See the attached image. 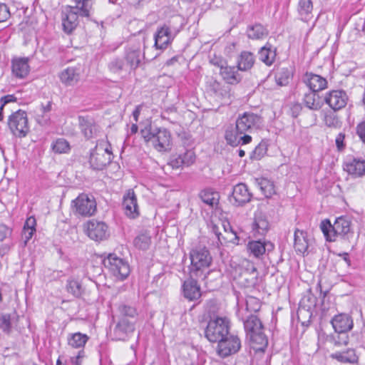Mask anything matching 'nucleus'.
I'll list each match as a JSON object with an SVG mask.
<instances>
[{
  "instance_id": "nucleus-1",
  "label": "nucleus",
  "mask_w": 365,
  "mask_h": 365,
  "mask_svg": "<svg viewBox=\"0 0 365 365\" xmlns=\"http://www.w3.org/2000/svg\"><path fill=\"white\" fill-rule=\"evenodd\" d=\"M261 123V117L255 113L245 112L239 115L235 125H230L225 130V138L232 146L245 145L251 142L250 133Z\"/></svg>"
},
{
  "instance_id": "nucleus-2",
  "label": "nucleus",
  "mask_w": 365,
  "mask_h": 365,
  "mask_svg": "<svg viewBox=\"0 0 365 365\" xmlns=\"http://www.w3.org/2000/svg\"><path fill=\"white\" fill-rule=\"evenodd\" d=\"M191 265L190 275L201 279L205 284L208 282V275L213 272L210 269L212 262L209 250L205 247L192 249L190 252Z\"/></svg>"
},
{
  "instance_id": "nucleus-3",
  "label": "nucleus",
  "mask_w": 365,
  "mask_h": 365,
  "mask_svg": "<svg viewBox=\"0 0 365 365\" xmlns=\"http://www.w3.org/2000/svg\"><path fill=\"white\" fill-rule=\"evenodd\" d=\"M76 6H65L61 9V21L63 31L71 34L78 25V14L88 17L92 8V0H75Z\"/></svg>"
},
{
  "instance_id": "nucleus-4",
  "label": "nucleus",
  "mask_w": 365,
  "mask_h": 365,
  "mask_svg": "<svg viewBox=\"0 0 365 365\" xmlns=\"http://www.w3.org/2000/svg\"><path fill=\"white\" fill-rule=\"evenodd\" d=\"M320 228L326 240L329 242H334L337 237L349 240L353 233L351 232V222L345 217L336 218L333 225L329 220H322Z\"/></svg>"
},
{
  "instance_id": "nucleus-5",
  "label": "nucleus",
  "mask_w": 365,
  "mask_h": 365,
  "mask_svg": "<svg viewBox=\"0 0 365 365\" xmlns=\"http://www.w3.org/2000/svg\"><path fill=\"white\" fill-rule=\"evenodd\" d=\"M229 334V322L226 318L211 319L205 331V337L211 342H219Z\"/></svg>"
},
{
  "instance_id": "nucleus-6",
  "label": "nucleus",
  "mask_w": 365,
  "mask_h": 365,
  "mask_svg": "<svg viewBox=\"0 0 365 365\" xmlns=\"http://www.w3.org/2000/svg\"><path fill=\"white\" fill-rule=\"evenodd\" d=\"M105 268L115 276L117 279L123 280L130 274V266L125 259L118 257L115 254H109L103 260Z\"/></svg>"
},
{
  "instance_id": "nucleus-7",
  "label": "nucleus",
  "mask_w": 365,
  "mask_h": 365,
  "mask_svg": "<svg viewBox=\"0 0 365 365\" xmlns=\"http://www.w3.org/2000/svg\"><path fill=\"white\" fill-rule=\"evenodd\" d=\"M8 125L11 133L19 138L25 137L29 131L27 114L21 110L9 116Z\"/></svg>"
},
{
  "instance_id": "nucleus-8",
  "label": "nucleus",
  "mask_w": 365,
  "mask_h": 365,
  "mask_svg": "<svg viewBox=\"0 0 365 365\" xmlns=\"http://www.w3.org/2000/svg\"><path fill=\"white\" fill-rule=\"evenodd\" d=\"M83 228L88 237L96 242L105 240L110 235L108 227L103 221L88 220L83 225Z\"/></svg>"
},
{
  "instance_id": "nucleus-9",
  "label": "nucleus",
  "mask_w": 365,
  "mask_h": 365,
  "mask_svg": "<svg viewBox=\"0 0 365 365\" xmlns=\"http://www.w3.org/2000/svg\"><path fill=\"white\" fill-rule=\"evenodd\" d=\"M112 153L108 148L97 145L91 151L89 163L94 170H101L111 162Z\"/></svg>"
},
{
  "instance_id": "nucleus-10",
  "label": "nucleus",
  "mask_w": 365,
  "mask_h": 365,
  "mask_svg": "<svg viewBox=\"0 0 365 365\" xmlns=\"http://www.w3.org/2000/svg\"><path fill=\"white\" fill-rule=\"evenodd\" d=\"M241 341L237 336L227 335L217 344V354L222 358L227 357L239 351Z\"/></svg>"
},
{
  "instance_id": "nucleus-11",
  "label": "nucleus",
  "mask_w": 365,
  "mask_h": 365,
  "mask_svg": "<svg viewBox=\"0 0 365 365\" xmlns=\"http://www.w3.org/2000/svg\"><path fill=\"white\" fill-rule=\"evenodd\" d=\"M74 212L83 217H90L96 212V203L87 195L81 194L73 201Z\"/></svg>"
},
{
  "instance_id": "nucleus-12",
  "label": "nucleus",
  "mask_w": 365,
  "mask_h": 365,
  "mask_svg": "<svg viewBox=\"0 0 365 365\" xmlns=\"http://www.w3.org/2000/svg\"><path fill=\"white\" fill-rule=\"evenodd\" d=\"M349 98L346 93L342 90H332L327 93L324 101L334 110H339L344 108Z\"/></svg>"
},
{
  "instance_id": "nucleus-13",
  "label": "nucleus",
  "mask_w": 365,
  "mask_h": 365,
  "mask_svg": "<svg viewBox=\"0 0 365 365\" xmlns=\"http://www.w3.org/2000/svg\"><path fill=\"white\" fill-rule=\"evenodd\" d=\"M152 145L159 152H165L171 148V135L165 128H160L156 132Z\"/></svg>"
},
{
  "instance_id": "nucleus-14",
  "label": "nucleus",
  "mask_w": 365,
  "mask_h": 365,
  "mask_svg": "<svg viewBox=\"0 0 365 365\" xmlns=\"http://www.w3.org/2000/svg\"><path fill=\"white\" fill-rule=\"evenodd\" d=\"M134 330V322L125 318H120L114 328L113 334L117 340H125L133 333Z\"/></svg>"
},
{
  "instance_id": "nucleus-15",
  "label": "nucleus",
  "mask_w": 365,
  "mask_h": 365,
  "mask_svg": "<svg viewBox=\"0 0 365 365\" xmlns=\"http://www.w3.org/2000/svg\"><path fill=\"white\" fill-rule=\"evenodd\" d=\"M199 279L190 275V278L183 283L184 297L190 301L197 300L201 297L200 287L197 284Z\"/></svg>"
},
{
  "instance_id": "nucleus-16",
  "label": "nucleus",
  "mask_w": 365,
  "mask_h": 365,
  "mask_svg": "<svg viewBox=\"0 0 365 365\" xmlns=\"http://www.w3.org/2000/svg\"><path fill=\"white\" fill-rule=\"evenodd\" d=\"M274 245L270 242H262L261 240H253L248 242L247 251L256 258H259L266 252L268 253L274 250Z\"/></svg>"
},
{
  "instance_id": "nucleus-17",
  "label": "nucleus",
  "mask_w": 365,
  "mask_h": 365,
  "mask_svg": "<svg viewBox=\"0 0 365 365\" xmlns=\"http://www.w3.org/2000/svg\"><path fill=\"white\" fill-rule=\"evenodd\" d=\"M232 197L235 205L242 206L251 200L252 194L245 184L239 183L233 187Z\"/></svg>"
},
{
  "instance_id": "nucleus-18",
  "label": "nucleus",
  "mask_w": 365,
  "mask_h": 365,
  "mask_svg": "<svg viewBox=\"0 0 365 365\" xmlns=\"http://www.w3.org/2000/svg\"><path fill=\"white\" fill-rule=\"evenodd\" d=\"M195 160V155L192 150H187L182 153L173 155L169 164L173 168H179L183 165L189 166Z\"/></svg>"
},
{
  "instance_id": "nucleus-19",
  "label": "nucleus",
  "mask_w": 365,
  "mask_h": 365,
  "mask_svg": "<svg viewBox=\"0 0 365 365\" xmlns=\"http://www.w3.org/2000/svg\"><path fill=\"white\" fill-rule=\"evenodd\" d=\"M78 123L80 129L86 139L96 137L100 132L99 126L91 118L80 116Z\"/></svg>"
},
{
  "instance_id": "nucleus-20",
  "label": "nucleus",
  "mask_w": 365,
  "mask_h": 365,
  "mask_svg": "<svg viewBox=\"0 0 365 365\" xmlns=\"http://www.w3.org/2000/svg\"><path fill=\"white\" fill-rule=\"evenodd\" d=\"M331 322L336 333H347L353 328L354 325L352 318L346 314L336 315Z\"/></svg>"
},
{
  "instance_id": "nucleus-21",
  "label": "nucleus",
  "mask_w": 365,
  "mask_h": 365,
  "mask_svg": "<svg viewBox=\"0 0 365 365\" xmlns=\"http://www.w3.org/2000/svg\"><path fill=\"white\" fill-rule=\"evenodd\" d=\"M123 206L125 215L130 218L138 216V207L136 196L133 190H129L123 197Z\"/></svg>"
},
{
  "instance_id": "nucleus-22",
  "label": "nucleus",
  "mask_w": 365,
  "mask_h": 365,
  "mask_svg": "<svg viewBox=\"0 0 365 365\" xmlns=\"http://www.w3.org/2000/svg\"><path fill=\"white\" fill-rule=\"evenodd\" d=\"M154 38V46L156 49H165L173 40L170 28L164 25L158 29L155 34Z\"/></svg>"
},
{
  "instance_id": "nucleus-23",
  "label": "nucleus",
  "mask_w": 365,
  "mask_h": 365,
  "mask_svg": "<svg viewBox=\"0 0 365 365\" xmlns=\"http://www.w3.org/2000/svg\"><path fill=\"white\" fill-rule=\"evenodd\" d=\"M12 74L18 78H24L30 71L28 58H15L11 61Z\"/></svg>"
},
{
  "instance_id": "nucleus-24",
  "label": "nucleus",
  "mask_w": 365,
  "mask_h": 365,
  "mask_svg": "<svg viewBox=\"0 0 365 365\" xmlns=\"http://www.w3.org/2000/svg\"><path fill=\"white\" fill-rule=\"evenodd\" d=\"M142 55L139 47H128L125 53V64L128 69L135 70L141 62Z\"/></svg>"
},
{
  "instance_id": "nucleus-25",
  "label": "nucleus",
  "mask_w": 365,
  "mask_h": 365,
  "mask_svg": "<svg viewBox=\"0 0 365 365\" xmlns=\"http://www.w3.org/2000/svg\"><path fill=\"white\" fill-rule=\"evenodd\" d=\"M303 81L312 91L318 92L327 88V80L317 74L307 73L303 77Z\"/></svg>"
},
{
  "instance_id": "nucleus-26",
  "label": "nucleus",
  "mask_w": 365,
  "mask_h": 365,
  "mask_svg": "<svg viewBox=\"0 0 365 365\" xmlns=\"http://www.w3.org/2000/svg\"><path fill=\"white\" fill-rule=\"evenodd\" d=\"M264 329L247 335L251 342L252 348L256 351H264L268 345V339L264 334Z\"/></svg>"
},
{
  "instance_id": "nucleus-27",
  "label": "nucleus",
  "mask_w": 365,
  "mask_h": 365,
  "mask_svg": "<svg viewBox=\"0 0 365 365\" xmlns=\"http://www.w3.org/2000/svg\"><path fill=\"white\" fill-rule=\"evenodd\" d=\"M59 78L65 86H73L78 82L80 78L78 69L75 67H68L59 73Z\"/></svg>"
},
{
  "instance_id": "nucleus-28",
  "label": "nucleus",
  "mask_w": 365,
  "mask_h": 365,
  "mask_svg": "<svg viewBox=\"0 0 365 365\" xmlns=\"http://www.w3.org/2000/svg\"><path fill=\"white\" fill-rule=\"evenodd\" d=\"M220 67V73L227 83L236 84L241 81V76L238 73V68L236 69L235 66H225L224 64H221Z\"/></svg>"
},
{
  "instance_id": "nucleus-29",
  "label": "nucleus",
  "mask_w": 365,
  "mask_h": 365,
  "mask_svg": "<svg viewBox=\"0 0 365 365\" xmlns=\"http://www.w3.org/2000/svg\"><path fill=\"white\" fill-rule=\"evenodd\" d=\"M250 269L243 271L240 276V283L245 287H254L257 282V270L253 264H248Z\"/></svg>"
},
{
  "instance_id": "nucleus-30",
  "label": "nucleus",
  "mask_w": 365,
  "mask_h": 365,
  "mask_svg": "<svg viewBox=\"0 0 365 365\" xmlns=\"http://www.w3.org/2000/svg\"><path fill=\"white\" fill-rule=\"evenodd\" d=\"M36 219L34 217H30L26 220L21 233V241L24 247L26 246L36 232Z\"/></svg>"
},
{
  "instance_id": "nucleus-31",
  "label": "nucleus",
  "mask_w": 365,
  "mask_h": 365,
  "mask_svg": "<svg viewBox=\"0 0 365 365\" xmlns=\"http://www.w3.org/2000/svg\"><path fill=\"white\" fill-rule=\"evenodd\" d=\"M344 170L350 175L360 177L365 173V160L353 159L346 163Z\"/></svg>"
},
{
  "instance_id": "nucleus-32",
  "label": "nucleus",
  "mask_w": 365,
  "mask_h": 365,
  "mask_svg": "<svg viewBox=\"0 0 365 365\" xmlns=\"http://www.w3.org/2000/svg\"><path fill=\"white\" fill-rule=\"evenodd\" d=\"M243 323L247 335L253 332L259 331L261 329H264L262 322L256 315L254 314H250L246 317V319H243Z\"/></svg>"
},
{
  "instance_id": "nucleus-33",
  "label": "nucleus",
  "mask_w": 365,
  "mask_h": 365,
  "mask_svg": "<svg viewBox=\"0 0 365 365\" xmlns=\"http://www.w3.org/2000/svg\"><path fill=\"white\" fill-rule=\"evenodd\" d=\"M294 247L297 252L304 254L309 247L307 234L302 230H296L294 232Z\"/></svg>"
},
{
  "instance_id": "nucleus-34",
  "label": "nucleus",
  "mask_w": 365,
  "mask_h": 365,
  "mask_svg": "<svg viewBox=\"0 0 365 365\" xmlns=\"http://www.w3.org/2000/svg\"><path fill=\"white\" fill-rule=\"evenodd\" d=\"M303 103L307 108L312 110H319L322 106L319 96L314 91L304 95Z\"/></svg>"
},
{
  "instance_id": "nucleus-35",
  "label": "nucleus",
  "mask_w": 365,
  "mask_h": 365,
  "mask_svg": "<svg viewBox=\"0 0 365 365\" xmlns=\"http://www.w3.org/2000/svg\"><path fill=\"white\" fill-rule=\"evenodd\" d=\"M365 31V18H358L356 20L354 27L350 31L348 36L349 42H354L362 36Z\"/></svg>"
},
{
  "instance_id": "nucleus-36",
  "label": "nucleus",
  "mask_w": 365,
  "mask_h": 365,
  "mask_svg": "<svg viewBox=\"0 0 365 365\" xmlns=\"http://www.w3.org/2000/svg\"><path fill=\"white\" fill-rule=\"evenodd\" d=\"M255 63V58L251 52L243 51L240 55L237 60V68L240 71H247L250 69Z\"/></svg>"
},
{
  "instance_id": "nucleus-37",
  "label": "nucleus",
  "mask_w": 365,
  "mask_h": 365,
  "mask_svg": "<svg viewBox=\"0 0 365 365\" xmlns=\"http://www.w3.org/2000/svg\"><path fill=\"white\" fill-rule=\"evenodd\" d=\"M331 357L342 363L354 364L358 360L355 351L352 349H348L346 351L336 352L331 354Z\"/></svg>"
},
{
  "instance_id": "nucleus-38",
  "label": "nucleus",
  "mask_w": 365,
  "mask_h": 365,
  "mask_svg": "<svg viewBox=\"0 0 365 365\" xmlns=\"http://www.w3.org/2000/svg\"><path fill=\"white\" fill-rule=\"evenodd\" d=\"M256 182L267 198L270 197L275 193L274 183L267 178H261L256 179Z\"/></svg>"
},
{
  "instance_id": "nucleus-39",
  "label": "nucleus",
  "mask_w": 365,
  "mask_h": 365,
  "mask_svg": "<svg viewBox=\"0 0 365 365\" xmlns=\"http://www.w3.org/2000/svg\"><path fill=\"white\" fill-rule=\"evenodd\" d=\"M247 36L252 39H261L268 35L267 29L260 24H256L250 26L247 30Z\"/></svg>"
},
{
  "instance_id": "nucleus-40",
  "label": "nucleus",
  "mask_w": 365,
  "mask_h": 365,
  "mask_svg": "<svg viewBox=\"0 0 365 365\" xmlns=\"http://www.w3.org/2000/svg\"><path fill=\"white\" fill-rule=\"evenodd\" d=\"M293 73L290 68H282L275 75V81L279 86H285L288 85L292 78Z\"/></svg>"
},
{
  "instance_id": "nucleus-41",
  "label": "nucleus",
  "mask_w": 365,
  "mask_h": 365,
  "mask_svg": "<svg viewBox=\"0 0 365 365\" xmlns=\"http://www.w3.org/2000/svg\"><path fill=\"white\" fill-rule=\"evenodd\" d=\"M200 197L203 202L212 207L217 206L219 202V193L210 190H202L200 194Z\"/></svg>"
},
{
  "instance_id": "nucleus-42",
  "label": "nucleus",
  "mask_w": 365,
  "mask_h": 365,
  "mask_svg": "<svg viewBox=\"0 0 365 365\" xmlns=\"http://www.w3.org/2000/svg\"><path fill=\"white\" fill-rule=\"evenodd\" d=\"M88 340V336L80 332L73 334L68 338V344L73 348L83 347Z\"/></svg>"
},
{
  "instance_id": "nucleus-43",
  "label": "nucleus",
  "mask_w": 365,
  "mask_h": 365,
  "mask_svg": "<svg viewBox=\"0 0 365 365\" xmlns=\"http://www.w3.org/2000/svg\"><path fill=\"white\" fill-rule=\"evenodd\" d=\"M259 59L263 61L266 65H271L276 56L275 51L272 48V46H265L262 47L259 52Z\"/></svg>"
},
{
  "instance_id": "nucleus-44",
  "label": "nucleus",
  "mask_w": 365,
  "mask_h": 365,
  "mask_svg": "<svg viewBox=\"0 0 365 365\" xmlns=\"http://www.w3.org/2000/svg\"><path fill=\"white\" fill-rule=\"evenodd\" d=\"M254 229L259 235H264L269 229L267 220L261 215L256 216L255 218Z\"/></svg>"
},
{
  "instance_id": "nucleus-45",
  "label": "nucleus",
  "mask_w": 365,
  "mask_h": 365,
  "mask_svg": "<svg viewBox=\"0 0 365 365\" xmlns=\"http://www.w3.org/2000/svg\"><path fill=\"white\" fill-rule=\"evenodd\" d=\"M52 150L56 153H66L70 149L69 143L64 138H58L51 145Z\"/></svg>"
},
{
  "instance_id": "nucleus-46",
  "label": "nucleus",
  "mask_w": 365,
  "mask_h": 365,
  "mask_svg": "<svg viewBox=\"0 0 365 365\" xmlns=\"http://www.w3.org/2000/svg\"><path fill=\"white\" fill-rule=\"evenodd\" d=\"M67 291L76 297H79L83 292L81 284L74 279H68L66 284Z\"/></svg>"
},
{
  "instance_id": "nucleus-47",
  "label": "nucleus",
  "mask_w": 365,
  "mask_h": 365,
  "mask_svg": "<svg viewBox=\"0 0 365 365\" xmlns=\"http://www.w3.org/2000/svg\"><path fill=\"white\" fill-rule=\"evenodd\" d=\"M150 242V237L145 233L139 235L134 240L135 247L143 250H148Z\"/></svg>"
},
{
  "instance_id": "nucleus-48",
  "label": "nucleus",
  "mask_w": 365,
  "mask_h": 365,
  "mask_svg": "<svg viewBox=\"0 0 365 365\" xmlns=\"http://www.w3.org/2000/svg\"><path fill=\"white\" fill-rule=\"evenodd\" d=\"M52 103L51 101H48L47 104L41 106V112L42 115L38 116L37 118L38 123L41 125H46L49 123L50 116L48 113L51 110Z\"/></svg>"
},
{
  "instance_id": "nucleus-49",
  "label": "nucleus",
  "mask_w": 365,
  "mask_h": 365,
  "mask_svg": "<svg viewBox=\"0 0 365 365\" xmlns=\"http://www.w3.org/2000/svg\"><path fill=\"white\" fill-rule=\"evenodd\" d=\"M119 312L121 315V318L130 317L134 319L137 315L138 312L134 307L128 304H121L118 307Z\"/></svg>"
},
{
  "instance_id": "nucleus-50",
  "label": "nucleus",
  "mask_w": 365,
  "mask_h": 365,
  "mask_svg": "<svg viewBox=\"0 0 365 365\" xmlns=\"http://www.w3.org/2000/svg\"><path fill=\"white\" fill-rule=\"evenodd\" d=\"M0 329L6 334L11 331V316L10 314H0Z\"/></svg>"
},
{
  "instance_id": "nucleus-51",
  "label": "nucleus",
  "mask_w": 365,
  "mask_h": 365,
  "mask_svg": "<svg viewBox=\"0 0 365 365\" xmlns=\"http://www.w3.org/2000/svg\"><path fill=\"white\" fill-rule=\"evenodd\" d=\"M246 310L250 312H257L260 309L261 303L259 300L254 297L248 296L246 298Z\"/></svg>"
},
{
  "instance_id": "nucleus-52",
  "label": "nucleus",
  "mask_w": 365,
  "mask_h": 365,
  "mask_svg": "<svg viewBox=\"0 0 365 365\" xmlns=\"http://www.w3.org/2000/svg\"><path fill=\"white\" fill-rule=\"evenodd\" d=\"M109 69L113 73H119L123 70L127 71L128 68L123 59L115 58H113L108 64Z\"/></svg>"
},
{
  "instance_id": "nucleus-53",
  "label": "nucleus",
  "mask_w": 365,
  "mask_h": 365,
  "mask_svg": "<svg viewBox=\"0 0 365 365\" xmlns=\"http://www.w3.org/2000/svg\"><path fill=\"white\" fill-rule=\"evenodd\" d=\"M313 9L311 0H299L298 4V11L301 16L309 14Z\"/></svg>"
},
{
  "instance_id": "nucleus-54",
  "label": "nucleus",
  "mask_w": 365,
  "mask_h": 365,
  "mask_svg": "<svg viewBox=\"0 0 365 365\" xmlns=\"http://www.w3.org/2000/svg\"><path fill=\"white\" fill-rule=\"evenodd\" d=\"M334 344L336 346H341L342 345H347L349 343V336L347 333L341 332L337 333L336 336H332Z\"/></svg>"
},
{
  "instance_id": "nucleus-55",
  "label": "nucleus",
  "mask_w": 365,
  "mask_h": 365,
  "mask_svg": "<svg viewBox=\"0 0 365 365\" xmlns=\"http://www.w3.org/2000/svg\"><path fill=\"white\" fill-rule=\"evenodd\" d=\"M300 306L304 309L307 307L309 310L316 306V298L312 294H308L302 299Z\"/></svg>"
},
{
  "instance_id": "nucleus-56",
  "label": "nucleus",
  "mask_w": 365,
  "mask_h": 365,
  "mask_svg": "<svg viewBox=\"0 0 365 365\" xmlns=\"http://www.w3.org/2000/svg\"><path fill=\"white\" fill-rule=\"evenodd\" d=\"M324 123L328 127L336 128L339 124L337 116L333 113H327L324 115Z\"/></svg>"
},
{
  "instance_id": "nucleus-57",
  "label": "nucleus",
  "mask_w": 365,
  "mask_h": 365,
  "mask_svg": "<svg viewBox=\"0 0 365 365\" xmlns=\"http://www.w3.org/2000/svg\"><path fill=\"white\" fill-rule=\"evenodd\" d=\"M11 16L8 6L5 4H0V23L6 21Z\"/></svg>"
},
{
  "instance_id": "nucleus-58",
  "label": "nucleus",
  "mask_w": 365,
  "mask_h": 365,
  "mask_svg": "<svg viewBox=\"0 0 365 365\" xmlns=\"http://www.w3.org/2000/svg\"><path fill=\"white\" fill-rule=\"evenodd\" d=\"M11 230L4 224H0V241L2 242L11 235Z\"/></svg>"
},
{
  "instance_id": "nucleus-59",
  "label": "nucleus",
  "mask_w": 365,
  "mask_h": 365,
  "mask_svg": "<svg viewBox=\"0 0 365 365\" xmlns=\"http://www.w3.org/2000/svg\"><path fill=\"white\" fill-rule=\"evenodd\" d=\"M212 232L215 234L220 245H222L223 243L227 241V237L222 236V233L220 232V229L217 225H214L212 227Z\"/></svg>"
},
{
  "instance_id": "nucleus-60",
  "label": "nucleus",
  "mask_w": 365,
  "mask_h": 365,
  "mask_svg": "<svg viewBox=\"0 0 365 365\" xmlns=\"http://www.w3.org/2000/svg\"><path fill=\"white\" fill-rule=\"evenodd\" d=\"M356 134L360 140L365 143V120L357 125Z\"/></svg>"
},
{
  "instance_id": "nucleus-61",
  "label": "nucleus",
  "mask_w": 365,
  "mask_h": 365,
  "mask_svg": "<svg viewBox=\"0 0 365 365\" xmlns=\"http://www.w3.org/2000/svg\"><path fill=\"white\" fill-rule=\"evenodd\" d=\"M156 133L152 132L149 130L145 129L141 130V134L145 141L148 143L153 144V138Z\"/></svg>"
},
{
  "instance_id": "nucleus-62",
  "label": "nucleus",
  "mask_w": 365,
  "mask_h": 365,
  "mask_svg": "<svg viewBox=\"0 0 365 365\" xmlns=\"http://www.w3.org/2000/svg\"><path fill=\"white\" fill-rule=\"evenodd\" d=\"M217 303L214 299H210L207 302L205 309L209 314H215L217 310Z\"/></svg>"
},
{
  "instance_id": "nucleus-63",
  "label": "nucleus",
  "mask_w": 365,
  "mask_h": 365,
  "mask_svg": "<svg viewBox=\"0 0 365 365\" xmlns=\"http://www.w3.org/2000/svg\"><path fill=\"white\" fill-rule=\"evenodd\" d=\"M181 140L185 146H190L192 144V140L191 139V136L186 133H183L180 135Z\"/></svg>"
},
{
  "instance_id": "nucleus-64",
  "label": "nucleus",
  "mask_w": 365,
  "mask_h": 365,
  "mask_svg": "<svg viewBox=\"0 0 365 365\" xmlns=\"http://www.w3.org/2000/svg\"><path fill=\"white\" fill-rule=\"evenodd\" d=\"M345 135L340 133L336 138V145L339 150H342L344 148V140Z\"/></svg>"
}]
</instances>
